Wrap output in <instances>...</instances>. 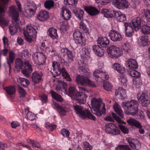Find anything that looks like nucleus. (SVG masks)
<instances>
[{
	"mask_svg": "<svg viewBox=\"0 0 150 150\" xmlns=\"http://www.w3.org/2000/svg\"><path fill=\"white\" fill-rule=\"evenodd\" d=\"M5 90L9 95H13L15 92V89L13 86H10L5 88Z\"/></svg>",
	"mask_w": 150,
	"mask_h": 150,
	"instance_id": "nucleus-45",
	"label": "nucleus"
},
{
	"mask_svg": "<svg viewBox=\"0 0 150 150\" xmlns=\"http://www.w3.org/2000/svg\"><path fill=\"white\" fill-rule=\"evenodd\" d=\"M109 36L110 39L114 42L120 41L122 39L121 35L117 31L113 30H110L109 34Z\"/></svg>",
	"mask_w": 150,
	"mask_h": 150,
	"instance_id": "nucleus-15",
	"label": "nucleus"
},
{
	"mask_svg": "<svg viewBox=\"0 0 150 150\" xmlns=\"http://www.w3.org/2000/svg\"><path fill=\"white\" fill-rule=\"evenodd\" d=\"M39 59L38 61V65H43L45 64L46 57L43 53H40L39 56Z\"/></svg>",
	"mask_w": 150,
	"mask_h": 150,
	"instance_id": "nucleus-41",
	"label": "nucleus"
},
{
	"mask_svg": "<svg viewBox=\"0 0 150 150\" xmlns=\"http://www.w3.org/2000/svg\"><path fill=\"white\" fill-rule=\"evenodd\" d=\"M18 91L20 96L21 97H25L26 94V93L24 89L19 85L18 86Z\"/></svg>",
	"mask_w": 150,
	"mask_h": 150,
	"instance_id": "nucleus-50",
	"label": "nucleus"
},
{
	"mask_svg": "<svg viewBox=\"0 0 150 150\" xmlns=\"http://www.w3.org/2000/svg\"><path fill=\"white\" fill-rule=\"evenodd\" d=\"M81 56L83 57L84 59H86L89 57L90 54L88 50L85 48H83L81 50Z\"/></svg>",
	"mask_w": 150,
	"mask_h": 150,
	"instance_id": "nucleus-39",
	"label": "nucleus"
},
{
	"mask_svg": "<svg viewBox=\"0 0 150 150\" xmlns=\"http://www.w3.org/2000/svg\"><path fill=\"white\" fill-rule=\"evenodd\" d=\"M88 77L83 75H77L75 77V81L77 84L81 86H88L93 88L96 87V84L90 80Z\"/></svg>",
	"mask_w": 150,
	"mask_h": 150,
	"instance_id": "nucleus-7",
	"label": "nucleus"
},
{
	"mask_svg": "<svg viewBox=\"0 0 150 150\" xmlns=\"http://www.w3.org/2000/svg\"><path fill=\"white\" fill-rule=\"evenodd\" d=\"M138 101L142 106L147 107L150 104V93L144 90L137 95Z\"/></svg>",
	"mask_w": 150,
	"mask_h": 150,
	"instance_id": "nucleus-5",
	"label": "nucleus"
},
{
	"mask_svg": "<svg viewBox=\"0 0 150 150\" xmlns=\"http://www.w3.org/2000/svg\"><path fill=\"white\" fill-rule=\"evenodd\" d=\"M54 104L57 110L61 115H64L66 114V111L64 107L56 103L55 102L54 103Z\"/></svg>",
	"mask_w": 150,
	"mask_h": 150,
	"instance_id": "nucleus-34",
	"label": "nucleus"
},
{
	"mask_svg": "<svg viewBox=\"0 0 150 150\" xmlns=\"http://www.w3.org/2000/svg\"><path fill=\"white\" fill-rule=\"evenodd\" d=\"M71 12L69 9L64 7L62 8L61 14L64 19L66 20L69 19L71 16Z\"/></svg>",
	"mask_w": 150,
	"mask_h": 150,
	"instance_id": "nucleus-22",
	"label": "nucleus"
},
{
	"mask_svg": "<svg viewBox=\"0 0 150 150\" xmlns=\"http://www.w3.org/2000/svg\"><path fill=\"white\" fill-rule=\"evenodd\" d=\"M84 148L85 150H91L92 149V146L90 145L87 142L84 143Z\"/></svg>",
	"mask_w": 150,
	"mask_h": 150,
	"instance_id": "nucleus-63",
	"label": "nucleus"
},
{
	"mask_svg": "<svg viewBox=\"0 0 150 150\" xmlns=\"http://www.w3.org/2000/svg\"><path fill=\"white\" fill-rule=\"evenodd\" d=\"M40 100L43 103H47V97L46 95H42L39 96Z\"/></svg>",
	"mask_w": 150,
	"mask_h": 150,
	"instance_id": "nucleus-60",
	"label": "nucleus"
},
{
	"mask_svg": "<svg viewBox=\"0 0 150 150\" xmlns=\"http://www.w3.org/2000/svg\"><path fill=\"white\" fill-rule=\"evenodd\" d=\"M139 105L137 101L134 100L123 102L122 104V107L124 109L125 114L132 115H136L138 112Z\"/></svg>",
	"mask_w": 150,
	"mask_h": 150,
	"instance_id": "nucleus-2",
	"label": "nucleus"
},
{
	"mask_svg": "<svg viewBox=\"0 0 150 150\" xmlns=\"http://www.w3.org/2000/svg\"><path fill=\"white\" fill-rule=\"evenodd\" d=\"M67 55L69 59H70L71 61L73 60V58L74 55L71 51L68 50L67 52Z\"/></svg>",
	"mask_w": 150,
	"mask_h": 150,
	"instance_id": "nucleus-64",
	"label": "nucleus"
},
{
	"mask_svg": "<svg viewBox=\"0 0 150 150\" xmlns=\"http://www.w3.org/2000/svg\"><path fill=\"white\" fill-rule=\"evenodd\" d=\"M128 142L130 146L134 149H139L141 147L140 143L137 140H129Z\"/></svg>",
	"mask_w": 150,
	"mask_h": 150,
	"instance_id": "nucleus-21",
	"label": "nucleus"
},
{
	"mask_svg": "<svg viewBox=\"0 0 150 150\" xmlns=\"http://www.w3.org/2000/svg\"><path fill=\"white\" fill-rule=\"evenodd\" d=\"M74 109L76 113L81 117L83 118H88L93 120H96L95 117L92 115L87 109L84 110L82 107L78 105L74 106Z\"/></svg>",
	"mask_w": 150,
	"mask_h": 150,
	"instance_id": "nucleus-6",
	"label": "nucleus"
},
{
	"mask_svg": "<svg viewBox=\"0 0 150 150\" xmlns=\"http://www.w3.org/2000/svg\"><path fill=\"white\" fill-rule=\"evenodd\" d=\"M114 110L116 113L120 117H123V112L120 108V106L116 104L114 105Z\"/></svg>",
	"mask_w": 150,
	"mask_h": 150,
	"instance_id": "nucleus-40",
	"label": "nucleus"
},
{
	"mask_svg": "<svg viewBox=\"0 0 150 150\" xmlns=\"http://www.w3.org/2000/svg\"><path fill=\"white\" fill-rule=\"evenodd\" d=\"M126 66L129 68L134 69L137 68L138 67L137 61L135 59L132 58H130L127 60Z\"/></svg>",
	"mask_w": 150,
	"mask_h": 150,
	"instance_id": "nucleus-24",
	"label": "nucleus"
},
{
	"mask_svg": "<svg viewBox=\"0 0 150 150\" xmlns=\"http://www.w3.org/2000/svg\"><path fill=\"white\" fill-rule=\"evenodd\" d=\"M23 64V62L21 59H16L15 62V68L17 71H20V69L22 68Z\"/></svg>",
	"mask_w": 150,
	"mask_h": 150,
	"instance_id": "nucleus-37",
	"label": "nucleus"
},
{
	"mask_svg": "<svg viewBox=\"0 0 150 150\" xmlns=\"http://www.w3.org/2000/svg\"><path fill=\"white\" fill-rule=\"evenodd\" d=\"M119 14L117 17V20L119 22H123L126 20V16L121 12L119 13Z\"/></svg>",
	"mask_w": 150,
	"mask_h": 150,
	"instance_id": "nucleus-51",
	"label": "nucleus"
},
{
	"mask_svg": "<svg viewBox=\"0 0 150 150\" xmlns=\"http://www.w3.org/2000/svg\"><path fill=\"white\" fill-rule=\"evenodd\" d=\"M23 58L24 57L27 59H28L30 56V54L29 53L28 50H25L23 51Z\"/></svg>",
	"mask_w": 150,
	"mask_h": 150,
	"instance_id": "nucleus-61",
	"label": "nucleus"
},
{
	"mask_svg": "<svg viewBox=\"0 0 150 150\" xmlns=\"http://www.w3.org/2000/svg\"><path fill=\"white\" fill-rule=\"evenodd\" d=\"M50 93L52 97L55 100L59 102H62L63 100L62 96L56 92L52 90L50 91Z\"/></svg>",
	"mask_w": 150,
	"mask_h": 150,
	"instance_id": "nucleus-33",
	"label": "nucleus"
},
{
	"mask_svg": "<svg viewBox=\"0 0 150 150\" xmlns=\"http://www.w3.org/2000/svg\"><path fill=\"white\" fill-rule=\"evenodd\" d=\"M73 37L75 41L77 44L82 46L85 45V41L83 40L81 33L78 30L76 31L73 33Z\"/></svg>",
	"mask_w": 150,
	"mask_h": 150,
	"instance_id": "nucleus-14",
	"label": "nucleus"
},
{
	"mask_svg": "<svg viewBox=\"0 0 150 150\" xmlns=\"http://www.w3.org/2000/svg\"><path fill=\"white\" fill-rule=\"evenodd\" d=\"M142 33L146 35L150 34V26L147 25H144L141 28Z\"/></svg>",
	"mask_w": 150,
	"mask_h": 150,
	"instance_id": "nucleus-42",
	"label": "nucleus"
},
{
	"mask_svg": "<svg viewBox=\"0 0 150 150\" xmlns=\"http://www.w3.org/2000/svg\"><path fill=\"white\" fill-rule=\"evenodd\" d=\"M52 66L54 71H56V72L57 70L58 71H60L61 68H60V64L59 63L57 62H53L52 64Z\"/></svg>",
	"mask_w": 150,
	"mask_h": 150,
	"instance_id": "nucleus-47",
	"label": "nucleus"
},
{
	"mask_svg": "<svg viewBox=\"0 0 150 150\" xmlns=\"http://www.w3.org/2000/svg\"><path fill=\"white\" fill-rule=\"evenodd\" d=\"M73 12L74 14L79 19L81 20L83 18V15L84 14V11L83 10L74 9L73 10Z\"/></svg>",
	"mask_w": 150,
	"mask_h": 150,
	"instance_id": "nucleus-31",
	"label": "nucleus"
},
{
	"mask_svg": "<svg viewBox=\"0 0 150 150\" xmlns=\"http://www.w3.org/2000/svg\"><path fill=\"white\" fill-rule=\"evenodd\" d=\"M97 42L98 44L104 47L109 44L110 41L106 37H100L98 38Z\"/></svg>",
	"mask_w": 150,
	"mask_h": 150,
	"instance_id": "nucleus-25",
	"label": "nucleus"
},
{
	"mask_svg": "<svg viewBox=\"0 0 150 150\" xmlns=\"http://www.w3.org/2000/svg\"><path fill=\"white\" fill-rule=\"evenodd\" d=\"M130 75L132 77L138 78L140 76V74L139 72L134 69L131 70L130 72Z\"/></svg>",
	"mask_w": 150,
	"mask_h": 150,
	"instance_id": "nucleus-53",
	"label": "nucleus"
},
{
	"mask_svg": "<svg viewBox=\"0 0 150 150\" xmlns=\"http://www.w3.org/2000/svg\"><path fill=\"white\" fill-rule=\"evenodd\" d=\"M113 4L117 8L120 9L128 8L129 6L127 0H113Z\"/></svg>",
	"mask_w": 150,
	"mask_h": 150,
	"instance_id": "nucleus-12",
	"label": "nucleus"
},
{
	"mask_svg": "<svg viewBox=\"0 0 150 150\" xmlns=\"http://www.w3.org/2000/svg\"><path fill=\"white\" fill-rule=\"evenodd\" d=\"M85 10L91 16H96L98 14L100 11L94 7L90 6L85 8Z\"/></svg>",
	"mask_w": 150,
	"mask_h": 150,
	"instance_id": "nucleus-20",
	"label": "nucleus"
},
{
	"mask_svg": "<svg viewBox=\"0 0 150 150\" xmlns=\"http://www.w3.org/2000/svg\"><path fill=\"white\" fill-rule=\"evenodd\" d=\"M62 134L63 136L68 137L69 135L70 132L68 129H63L62 130Z\"/></svg>",
	"mask_w": 150,
	"mask_h": 150,
	"instance_id": "nucleus-59",
	"label": "nucleus"
},
{
	"mask_svg": "<svg viewBox=\"0 0 150 150\" xmlns=\"http://www.w3.org/2000/svg\"><path fill=\"white\" fill-rule=\"evenodd\" d=\"M23 34L25 40L29 42H31L36 38L37 32L35 28L30 26H26V33L25 30Z\"/></svg>",
	"mask_w": 150,
	"mask_h": 150,
	"instance_id": "nucleus-8",
	"label": "nucleus"
},
{
	"mask_svg": "<svg viewBox=\"0 0 150 150\" xmlns=\"http://www.w3.org/2000/svg\"><path fill=\"white\" fill-rule=\"evenodd\" d=\"M14 58V54L13 52H10L9 55V58L7 59V63H13Z\"/></svg>",
	"mask_w": 150,
	"mask_h": 150,
	"instance_id": "nucleus-55",
	"label": "nucleus"
},
{
	"mask_svg": "<svg viewBox=\"0 0 150 150\" xmlns=\"http://www.w3.org/2000/svg\"><path fill=\"white\" fill-rule=\"evenodd\" d=\"M59 73H62V76L65 78L67 81H71V79L64 68L62 67L61 68L60 71H59Z\"/></svg>",
	"mask_w": 150,
	"mask_h": 150,
	"instance_id": "nucleus-35",
	"label": "nucleus"
},
{
	"mask_svg": "<svg viewBox=\"0 0 150 150\" xmlns=\"http://www.w3.org/2000/svg\"><path fill=\"white\" fill-rule=\"evenodd\" d=\"M115 95L120 96L122 99H124L127 96L125 90L122 87H119L118 89H116Z\"/></svg>",
	"mask_w": 150,
	"mask_h": 150,
	"instance_id": "nucleus-27",
	"label": "nucleus"
},
{
	"mask_svg": "<svg viewBox=\"0 0 150 150\" xmlns=\"http://www.w3.org/2000/svg\"><path fill=\"white\" fill-rule=\"evenodd\" d=\"M140 39L142 43V45L143 46H147L150 44V40L149 39L148 36L143 35L141 36Z\"/></svg>",
	"mask_w": 150,
	"mask_h": 150,
	"instance_id": "nucleus-30",
	"label": "nucleus"
},
{
	"mask_svg": "<svg viewBox=\"0 0 150 150\" xmlns=\"http://www.w3.org/2000/svg\"><path fill=\"white\" fill-rule=\"evenodd\" d=\"M87 96L82 92H77L74 96V98L78 103L81 104H84L86 102Z\"/></svg>",
	"mask_w": 150,
	"mask_h": 150,
	"instance_id": "nucleus-13",
	"label": "nucleus"
},
{
	"mask_svg": "<svg viewBox=\"0 0 150 150\" xmlns=\"http://www.w3.org/2000/svg\"><path fill=\"white\" fill-rule=\"evenodd\" d=\"M93 76L97 81H104L108 78V75L106 72L100 71L96 69L93 72Z\"/></svg>",
	"mask_w": 150,
	"mask_h": 150,
	"instance_id": "nucleus-9",
	"label": "nucleus"
},
{
	"mask_svg": "<svg viewBox=\"0 0 150 150\" xmlns=\"http://www.w3.org/2000/svg\"><path fill=\"white\" fill-rule=\"evenodd\" d=\"M25 111L26 112H27L26 116L28 119L30 120H32L35 118V115L32 112L29 111L28 109H25Z\"/></svg>",
	"mask_w": 150,
	"mask_h": 150,
	"instance_id": "nucleus-44",
	"label": "nucleus"
},
{
	"mask_svg": "<svg viewBox=\"0 0 150 150\" xmlns=\"http://www.w3.org/2000/svg\"><path fill=\"white\" fill-rule=\"evenodd\" d=\"M9 0H1L0 2V25L3 28L8 25L9 21L6 19L4 14L6 11L7 7V4Z\"/></svg>",
	"mask_w": 150,
	"mask_h": 150,
	"instance_id": "nucleus-4",
	"label": "nucleus"
},
{
	"mask_svg": "<svg viewBox=\"0 0 150 150\" xmlns=\"http://www.w3.org/2000/svg\"><path fill=\"white\" fill-rule=\"evenodd\" d=\"M92 108L94 113L96 115L100 116L105 113L106 109L105 105L102 102L101 99L92 98L91 100Z\"/></svg>",
	"mask_w": 150,
	"mask_h": 150,
	"instance_id": "nucleus-3",
	"label": "nucleus"
},
{
	"mask_svg": "<svg viewBox=\"0 0 150 150\" xmlns=\"http://www.w3.org/2000/svg\"><path fill=\"white\" fill-rule=\"evenodd\" d=\"M31 78L32 81L35 83H37L38 81V72L35 71L33 73Z\"/></svg>",
	"mask_w": 150,
	"mask_h": 150,
	"instance_id": "nucleus-56",
	"label": "nucleus"
},
{
	"mask_svg": "<svg viewBox=\"0 0 150 150\" xmlns=\"http://www.w3.org/2000/svg\"><path fill=\"white\" fill-rule=\"evenodd\" d=\"M62 89L66 94L70 96L71 98H74V96L76 93L75 91V88L72 86H70L69 88V90L67 92L66 89L64 87Z\"/></svg>",
	"mask_w": 150,
	"mask_h": 150,
	"instance_id": "nucleus-28",
	"label": "nucleus"
},
{
	"mask_svg": "<svg viewBox=\"0 0 150 150\" xmlns=\"http://www.w3.org/2000/svg\"><path fill=\"white\" fill-rule=\"evenodd\" d=\"M66 4L70 6V7L75 6L78 2V0H66Z\"/></svg>",
	"mask_w": 150,
	"mask_h": 150,
	"instance_id": "nucleus-52",
	"label": "nucleus"
},
{
	"mask_svg": "<svg viewBox=\"0 0 150 150\" xmlns=\"http://www.w3.org/2000/svg\"><path fill=\"white\" fill-rule=\"evenodd\" d=\"M112 67L114 70L120 74H123L125 72V68L121 66L119 63H115L112 65Z\"/></svg>",
	"mask_w": 150,
	"mask_h": 150,
	"instance_id": "nucleus-23",
	"label": "nucleus"
},
{
	"mask_svg": "<svg viewBox=\"0 0 150 150\" xmlns=\"http://www.w3.org/2000/svg\"><path fill=\"white\" fill-rule=\"evenodd\" d=\"M57 30L53 27L49 28L47 31L48 35L53 39H57L58 36L57 34Z\"/></svg>",
	"mask_w": 150,
	"mask_h": 150,
	"instance_id": "nucleus-26",
	"label": "nucleus"
},
{
	"mask_svg": "<svg viewBox=\"0 0 150 150\" xmlns=\"http://www.w3.org/2000/svg\"><path fill=\"white\" fill-rule=\"evenodd\" d=\"M88 25V21L86 19L84 20L80 23L79 24V28L82 29L85 33H88V30L87 26Z\"/></svg>",
	"mask_w": 150,
	"mask_h": 150,
	"instance_id": "nucleus-29",
	"label": "nucleus"
},
{
	"mask_svg": "<svg viewBox=\"0 0 150 150\" xmlns=\"http://www.w3.org/2000/svg\"><path fill=\"white\" fill-rule=\"evenodd\" d=\"M27 5L29 7L28 9H27L25 12L27 15L29 17H32L34 15L35 13L36 8L34 4L33 3L28 2Z\"/></svg>",
	"mask_w": 150,
	"mask_h": 150,
	"instance_id": "nucleus-16",
	"label": "nucleus"
},
{
	"mask_svg": "<svg viewBox=\"0 0 150 150\" xmlns=\"http://www.w3.org/2000/svg\"><path fill=\"white\" fill-rule=\"evenodd\" d=\"M120 132V131L119 128L116 126V127L113 128V129L112 130L111 134L113 135H117L119 134Z\"/></svg>",
	"mask_w": 150,
	"mask_h": 150,
	"instance_id": "nucleus-57",
	"label": "nucleus"
},
{
	"mask_svg": "<svg viewBox=\"0 0 150 150\" xmlns=\"http://www.w3.org/2000/svg\"><path fill=\"white\" fill-rule=\"evenodd\" d=\"M107 52L109 56L112 58H117L122 53V52L120 49L115 45L111 46L108 48Z\"/></svg>",
	"mask_w": 150,
	"mask_h": 150,
	"instance_id": "nucleus-10",
	"label": "nucleus"
},
{
	"mask_svg": "<svg viewBox=\"0 0 150 150\" xmlns=\"http://www.w3.org/2000/svg\"><path fill=\"white\" fill-rule=\"evenodd\" d=\"M18 81L21 85L25 87H28L30 83L28 79L24 78H19Z\"/></svg>",
	"mask_w": 150,
	"mask_h": 150,
	"instance_id": "nucleus-38",
	"label": "nucleus"
},
{
	"mask_svg": "<svg viewBox=\"0 0 150 150\" xmlns=\"http://www.w3.org/2000/svg\"><path fill=\"white\" fill-rule=\"evenodd\" d=\"M25 68L27 70H29L30 72L32 71V68L31 62L28 59L26 60L24 62Z\"/></svg>",
	"mask_w": 150,
	"mask_h": 150,
	"instance_id": "nucleus-48",
	"label": "nucleus"
},
{
	"mask_svg": "<svg viewBox=\"0 0 150 150\" xmlns=\"http://www.w3.org/2000/svg\"><path fill=\"white\" fill-rule=\"evenodd\" d=\"M85 65V64H83V65L81 66L80 65L79 69V72L87 77H89L90 76V73L84 67Z\"/></svg>",
	"mask_w": 150,
	"mask_h": 150,
	"instance_id": "nucleus-32",
	"label": "nucleus"
},
{
	"mask_svg": "<svg viewBox=\"0 0 150 150\" xmlns=\"http://www.w3.org/2000/svg\"><path fill=\"white\" fill-rule=\"evenodd\" d=\"M103 86L104 89L107 91H110L111 90L112 86L111 84L109 82L104 83Z\"/></svg>",
	"mask_w": 150,
	"mask_h": 150,
	"instance_id": "nucleus-54",
	"label": "nucleus"
},
{
	"mask_svg": "<svg viewBox=\"0 0 150 150\" xmlns=\"http://www.w3.org/2000/svg\"><path fill=\"white\" fill-rule=\"evenodd\" d=\"M133 26L135 28V30L137 31L141 27V24L142 22L141 18L139 17H135L132 20Z\"/></svg>",
	"mask_w": 150,
	"mask_h": 150,
	"instance_id": "nucleus-18",
	"label": "nucleus"
},
{
	"mask_svg": "<svg viewBox=\"0 0 150 150\" xmlns=\"http://www.w3.org/2000/svg\"><path fill=\"white\" fill-rule=\"evenodd\" d=\"M116 150H131L130 148L127 145H119L116 148Z\"/></svg>",
	"mask_w": 150,
	"mask_h": 150,
	"instance_id": "nucleus-49",
	"label": "nucleus"
},
{
	"mask_svg": "<svg viewBox=\"0 0 150 150\" xmlns=\"http://www.w3.org/2000/svg\"><path fill=\"white\" fill-rule=\"evenodd\" d=\"M143 11L144 12V20L147 22H150V11L145 9H143Z\"/></svg>",
	"mask_w": 150,
	"mask_h": 150,
	"instance_id": "nucleus-43",
	"label": "nucleus"
},
{
	"mask_svg": "<svg viewBox=\"0 0 150 150\" xmlns=\"http://www.w3.org/2000/svg\"><path fill=\"white\" fill-rule=\"evenodd\" d=\"M49 17V13L44 10H42L38 13V20L41 21L46 20Z\"/></svg>",
	"mask_w": 150,
	"mask_h": 150,
	"instance_id": "nucleus-19",
	"label": "nucleus"
},
{
	"mask_svg": "<svg viewBox=\"0 0 150 150\" xmlns=\"http://www.w3.org/2000/svg\"><path fill=\"white\" fill-rule=\"evenodd\" d=\"M9 12L11 14L13 18L12 24L9 27L10 33L12 35H14L19 28L21 25V22L18 18L19 13L13 6L9 8Z\"/></svg>",
	"mask_w": 150,
	"mask_h": 150,
	"instance_id": "nucleus-1",
	"label": "nucleus"
},
{
	"mask_svg": "<svg viewBox=\"0 0 150 150\" xmlns=\"http://www.w3.org/2000/svg\"><path fill=\"white\" fill-rule=\"evenodd\" d=\"M56 125H52L50 124H46L45 127L49 129L52 131L56 128Z\"/></svg>",
	"mask_w": 150,
	"mask_h": 150,
	"instance_id": "nucleus-62",
	"label": "nucleus"
},
{
	"mask_svg": "<svg viewBox=\"0 0 150 150\" xmlns=\"http://www.w3.org/2000/svg\"><path fill=\"white\" fill-rule=\"evenodd\" d=\"M119 127L121 131L124 134H127L128 132V129L125 126L121 125H119Z\"/></svg>",
	"mask_w": 150,
	"mask_h": 150,
	"instance_id": "nucleus-58",
	"label": "nucleus"
},
{
	"mask_svg": "<svg viewBox=\"0 0 150 150\" xmlns=\"http://www.w3.org/2000/svg\"><path fill=\"white\" fill-rule=\"evenodd\" d=\"M124 25L126 35L128 37H131L132 35V33L135 30V28L133 26H132V24L129 22L125 23Z\"/></svg>",
	"mask_w": 150,
	"mask_h": 150,
	"instance_id": "nucleus-17",
	"label": "nucleus"
},
{
	"mask_svg": "<svg viewBox=\"0 0 150 150\" xmlns=\"http://www.w3.org/2000/svg\"><path fill=\"white\" fill-rule=\"evenodd\" d=\"M105 131L108 134H111L113 128L116 127V126L112 123L107 124L105 125Z\"/></svg>",
	"mask_w": 150,
	"mask_h": 150,
	"instance_id": "nucleus-36",
	"label": "nucleus"
},
{
	"mask_svg": "<svg viewBox=\"0 0 150 150\" xmlns=\"http://www.w3.org/2000/svg\"><path fill=\"white\" fill-rule=\"evenodd\" d=\"M44 4L46 8L50 9L53 7L54 5V2L52 0H49L46 1Z\"/></svg>",
	"mask_w": 150,
	"mask_h": 150,
	"instance_id": "nucleus-46",
	"label": "nucleus"
},
{
	"mask_svg": "<svg viewBox=\"0 0 150 150\" xmlns=\"http://www.w3.org/2000/svg\"><path fill=\"white\" fill-rule=\"evenodd\" d=\"M127 122L130 125L134 126L139 129V132L141 134L144 132V129L142 128V126L139 122L135 119L130 118L127 120Z\"/></svg>",
	"mask_w": 150,
	"mask_h": 150,
	"instance_id": "nucleus-11",
	"label": "nucleus"
}]
</instances>
